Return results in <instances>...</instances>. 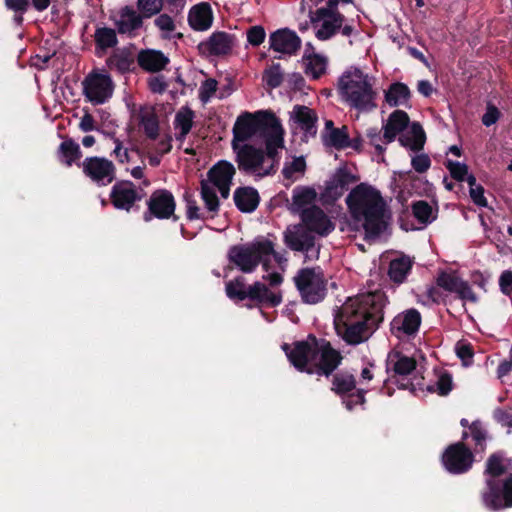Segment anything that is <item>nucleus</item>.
Segmentation results:
<instances>
[{
	"label": "nucleus",
	"instance_id": "f704fd0d",
	"mask_svg": "<svg viewBox=\"0 0 512 512\" xmlns=\"http://www.w3.org/2000/svg\"><path fill=\"white\" fill-rule=\"evenodd\" d=\"M410 97L408 87L403 83L392 84L385 94L386 102L390 106L406 105Z\"/></svg>",
	"mask_w": 512,
	"mask_h": 512
},
{
	"label": "nucleus",
	"instance_id": "a19ab883",
	"mask_svg": "<svg viewBox=\"0 0 512 512\" xmlns=\"http://www.w3.org/2000/svg\"><path fill=\"white\" fill-rule=\"evenodd\" d=\"M226 294L231 299L244 300L247 298L248 288L242 280L236 279L226 284Z\"/></svg>",
	"mask_w": 512,
	"mask_h": 512
},
{
	"label": "nucleus",
	"instance_id": "f03ea898",
	"mask_svg": "<svg viewBox=\"0 0 512 512\" xmlns=\"http://www.w3.org/2000/svg\"><path fill=\"white\" fill-rule=\"evenodd\" d=\"M228 259L244 273L253 272L261 262L267 272L264 279L271 285L282 282L281 272L286 259L275 252L273 242L268 239L258 238L246 245H235L229 249Z\"/></svg>",
	"mask_w": 512,
	"mask_h": 512
},
{
	"label": "nucleus",
	"instance_id": "4c0bfd02",
	"mask_svg": "<svg viewBox=\"0 0 512 512\" xmlns=\"http://www.w3.org/2000/svg\"><path fill=\"white\" fill-rule=\"evenodd\" d=\"M194 113L189 108H181L175 115L174 128L179 138L183 139L190 132L193 125Z\"/></svg>",
	"mask_w": 512,
	"mask_h": 512
},
{
	"label": "nucleus",
	"instance_id": "6ab92c4d",
	"mask_svg": "<svg viewBox=\"0 0 512 512\" xmlns=\"http://www.w3.org/2000/svg\"><path fill=\"white\" fill-rule=\"evenodd\" d=\"M110 198L116 209L129 211L141 199V195L132 182L120 181L112 187Z\"/></svg>",
	"mask_w": 512,
	"mask_h": 512
},
{
	"label": "nucleus",
	"instance_id": "09e8293b",
	"mask_svg": "<svg viewBox=\"0 0 512 512\" xmlns=\"http://www.w3.org/2000/svg\"><path fill=\"white\" fill-rule=\"evenodd\" d=\"M163 0H138V7L145 17H151L160 12Z\"/></svg>",
	"mask_w": 512,
	"mask_h": 512
},
{
	"label": "nucleus",
	"instance_id": "f3484780",
	"mask_svg": "<svg viewBox=\"0 0 512 512\" xmlns=\"http://www.w3.org/2000/svg\"><path fill=\"white\" fill-rule=\"evenodd\" d=\"M420 324V313L416 309H408L394 317L391 322V332L398 339L408 338L417 333Z\"/></svg>",
	"mask_w": 512,
	"mask_h": 512
},
{
	"label": "nucleus",
	"instance_id": "3c124183",
	"mask_svg": "<svg viewBox=\"0 0 512 512\" xmlns=\"http://www.w3.org/2000/svg\"><path fill=\"white\" fill-rule=\"evenodd\" d=\"M452 389V378L449 374H441L436 383L429 388L430 391L437 392L439 395H446Z\"/></svg>",
	"mask_w": 512,
	"mask_h": 512
},
{
	"label": "nucleus",
	"instance_id": "bf43d9fd",
	"mask_svg": "<svg viewBox=\"0 0 512 512\" xmlns=\"http://www.w3.org/2000/svg\"><path fill=\"white\" fill-rule=\"evenodd\" d=\"M29 3L30 0H5V5L8 9L21 14L27 11Z\"/></svg>",
	"mask_w": 512,
	"mask_h": 512
},
{
	"label": "nucleus",
	"instance_id": "6e6d98bb",
	"mask_svg": "<svg viewBox=\"0 0 512 512\" xmlns=\"http://www.w3.org/2000/svg\"><path fill=\"white\" fill-rule=\"evenodd\" d=\"M282 78L283 75L278 64L269 68L265 73L266 82L272 88L278 87L282 82Z\"/></svg>",
	"mask_w": 512,
	"mask_h": 512
},
{
	"label": "nucleus",
	"instance_id": "0eeeda50",
	"mask_svg": "<svg viewBox=\"0 0 512 512\" xmlns=\"http://www.w3.org/2000/svg\"><path fill=\"white\" fill-rule=\"evenodd\" d=\"M508 469L506 459L498 454L491 455L486 463L485 475L487 491L483 493V503L491 510L512 507V474L501 484L497 485L495 478L504 474Z\"/></svg>",
	"mask_w": 512,
	"mask_h": 512
},
{
	"label": "nucleus",
	"instance_id": "bb28decb",
	"mask_svg": "<svg viewBox=\"0 0 512 512\" xmlns=\"http://www.w3.org/2000/svg\"><path fill=\"white\" fill-rule=\"evenodd\" d=\"M399 142L403 147L412 151L421 150L425 143V133L418 123H412L406 132L399 138Z\"/></svg>",
	"mask_w": 512,
	"mask_h": 512
},
{
	"label": "nucleus",
	"instance_id": "9d476101",
	"mask_svg": "<svg viewBox=\"0 0 512 512\" xmlns=\"http://www.w3.org/2000/svg\"><path fill=\"white\" fill-rule=\"evenodd\" d=\"M339 0H329L326 7L310 12L311 22L317 28L316 37L319 40L330 39L341 28L344 17L337 11Z\"/></svg>",
	"mask_w": 512,
	"mask_h": 512
},
{
	"label": "nucleus",
	"instance_id": "a878e982",
	"mask_svg": "<svg viewBox=\"0 0 512 512\" xmlns=\"http://www.w3.org/2000/svg\"><path fill=\"white\" fill-rule=\"evenodd\" d=\"M306 171V161L303 156H289L286 158L282 174L288 185L302 178Z\"/></svg>",
	"mask_w": 512,
	"mask_h": 512
},
{
	"label": "nucleus",
	"instance_id": "20e7f679",
	"mask_svg": "<svg viewBox=\"0 0 512 512\" xmlns=\"http://www.w3.org/2000/svg\"><path fill=\"white\" fill-rule=\"evenodd\" d=\"M351 217L361 223L366 238L374 239L386 228V202L375 187L361 183L353 188L346 197Z\"/></svg>",
	"mask_w": 512,
	"mask_h": 512
},
{
	"label": "nucleus",
	"instance_id": "473e14b6",
	"mask_svg": "<svg viewBox=\"0 0 512 512\" xmlns=\"http://www.w3.org/2000/svg\"><path fill=\"white\" fill-rule=\"evenodd\" d=\"M411 267L412 261L409 257L402 256L393 259L390 262L388 271L390 279L396 283H402L406 279Z\"/></svg>",
	"mask_w": 512,
	"mask_h": 512
},
{
	"label": "nucleus",
	"instance_id": "ea45409f",
	"mask_svg": "<svg viewBox=\"0 0 512 512\" xmlns=\"http://www.w3.org/2000/svg\"><path fill=\"white\" fill-rule=\"evenodd\" d=\"M59 152L61 161L68 166L80 158V147L72 140H67L61 143Z\"/></svg>",
	"mask_w": 512,
	"mask_h": 512
},
{
	"label": "nucleus",
	"instance_id": "de8ad7c7",
	"mask_svg": "<svg viewBox=\"0 0 512 512\" xmlns=\"http://www.w3.org/2000/svg\"><path fill=\"white\" fill-rule=\"evenodd\" d=\"M356 179L350 173L339 170L335 174V196H340L345 190V187L350 183L355 182Z\"/></svg>",
	"mask_w": 512,
	"mask_h": 512
},
{
	"label": "nucleus",
	"instance_id": "4d7b16f0",
	"mask_svg": "<svg viewBox=\"0 0 512 512\" xmlns=\"http://www.w3.org/2000/svg\"><path fill=\"white\" fill-rule=\"evenodd\" d=\"M470 434L475 441L476 445L480 446L483 450V443L486 440V431L483 428L482 424L478 421L473 422L469 427Z\"/></svg>",
	"mask_w": 512,
	"mask_h": 512
},
{
	"label": "nucleus",
	"instance_id": "4be33fe9",
	"mask_svg": "<svg viewBox=\"0 0 512 512\" xmlns=\"http://www.w3.org/2000/svg\"><path fill=\"white\" fill-rule=\"evenodd\" d=\"M270 48L281 54H294L301 44L300 38L289 29H280L269 37Z\"/></svg>",
	"mask_w": 512,
	"mask_h": 512
},
{
	"label": "nucleus",
	"instance_id": "423d86ee",
	"mask_svg": "<svg viewBox=\"0 0 512 512\" xmlns=\"http://www.w3.org/2000/svg\"><path fill=\"white\" fill-rule=\"evenodd\" d=\"M375 78L356 67H350L339 78L340 95L349 106L368 111L375 104Z\"/></svg>",
	"mask_w": 512,
	"mask_h": 512
},
{
	"label": "nucleus",
	"instance_id": "ddd939ff",
	"mask_svg": "<svg viewBox=\"0 0 512 512\" xmlns=\"http://www.w3.org/2000/svg\"><path fill=\"white\" fill-rule=\"evenodd\" d=\"M284 239L290 249L303 252L307 260L313 261L319 258V246L315 244L314 237L304 225L288 227L284 233Z\"/></svg>",
	"mask_w": 512,
	"mask_h": 512
},
{
	"label": "nucleus",
	"instance_id": "338daca9",
	"mask_svg": "<svg viewBox=\"0 0 512 512\" xmlns=\"http://www.w3.org/2000/svg\"><path fill=\"white\" fill-rule=\"evenodd\" d=\"M149 87L153 92L161 93L166 89L167 85L162 77L156 76L150 79Z\"/></svg>",
	"mask_w": 512,
	"mask_h": 512
},
{
	"label": "nucleus",
	"instance_id": "69168bd1",
	"mask_svg": "<svg viewBox=\"0 0 512 512\" xmlns=\"http://www.w3.org/2000/svg\"><path fill=\"white\" fill-rule=\"evenodd\" d=\"M114 144H115V148L113 150V153H114L115 157L122 163L128 162L129 161L128 150L124 149L122 147V144L118 139H114Z\"/></svg>",
	"mask_w": 512,
	"mask_h": 512
},
{
	"label": "nucleus",
	"instance_id": "cd10ccee",
	"mask_svg": "<svg viewBox=\"0 0 512 512\" xmlns=\"http://www.w3.org/2000/svg\"><path fill=\"white\" fill-rule=\"evenodd\" d=\"M387 365L388 369H392L395 375L399 377L411 374L416 368V362L413 358L398 352L389 354Z\"/></svg>",
	"mask_w": 512,
	"mask_h": 512
},
{
	"label": "nucleus",
	"instance_id": "774afa93",
	"mask_svg": "<svg viewBox=\"0 0 512 512\" xmlns=\"http://www.w3.org/2000/svg\"><path fill=\"white\" fill-rule=\"evenodd\" d=\"M79 127L83 132H89L94 129V119L89 113H85L79 123Z\"/></svg>",
	"mask_w": 512,
	"mask_h": 512
},
{
	"label": "nucleus",
	"instance_id": "864d4df0",
	"mask_svg": "<svg viewBox=\"0 0 512 512\" xmlns=\"http://www.w3.org/2000/svg\"><path fill=\"white\" fill-rule=\"evenodd\" d=\"M155 25L162 31L164 37H168L175 29L173 19L166 14L158 16L155 19Z\"/></svg>",
	"mask_w": 512,
	"mask_h": 512
},
{
	"label": "nucleus",
	"instance_id": "6e6552de",
	"mask_svg": "<svg viewBox=\"0 0 512 512\" xmlns=\"http://www.w3.org/2000/svg\"><path fill=\"white\" fill-rule=\"evenodd\" d=\"M234 174V166L230 162L221 160L209 170L207 179L202 180L201 197L209 211L218 210V193L222 198H228Z\"/></svg>",
	"mask_w": 512,
	"mask_h": 512
},
{
	"label": "nucleus",
	"instance_id": "c756f323",
	"mask_svg": "<svg viewBox=\"0 0 512 512\" xmlns=\"http://www.w3.org/2000/svg\"><path fill=\"white\" fill-rule=\"evenodd\" d=\"M236 206L243 212H252L259 203L258 192L250 187L239 188L234 193Z\"/></svg>",
	"mask_w": 512,
	"mask_h": 512
},
{
	"label": "nucleus",
	"instance_id": "a211bd4d",
	"mask_svg": "<svg viewBox=\"0 0 512 512\" xmlns=\"http://www.w3.org/2000/svg\"><path fill=\"white\" fill-rule=\"evenodd\" d=\"M437 285L450 293H455L461 300L476 302L477 296L467 281L456 272H442L437 278Z\"/></svg>",
	"mask_w": 512,
	"mask_h": 512
},
{
	"label": "nucleus",
	"instance_id": "e2e57ef3",
	"mask_svg": "<svg viewBox=\"0 0 512 512\" xmlns=\"http://www.w3.org/2000/svg\"><path fill=\"white\" fill-rule=\"evenodd\" d=\"M367 136L370 139L371 144L379 151V153H383L384 148L381 146L380 142L383 141V136L380 135V132L376 129H369L367 131Z\"/></svg>",
	"mask_w": 512,
	"mask_h": 512
},
{
	"label": "nucleus",
	"instance_id": "0e129e2a",
	"mask_svg": "<svg viewBox=\"0 0 512 512\" xmlns=\"http://www.w3.org/2000/svg\"><path fill=\"white\" fill-rule=\"evenodd\" d=\"M344 404L346 405L348 410H351L353 408V405H360L364 402V395L362 391H358L357 393H353L347 396L343 400Z\"/></svg>",
	"mask_w": 512,
	"mask_h": 512
},
{
	"label": "nucleus",
	"instance_id": "dca6fc26",
	"mask_svg": "<svg viewBox=\"0 0 512 512\" xmlns=\"http://www.w3.org/2000/svg\"><path fill=\"white\" fill-rule=\"evenodd\" d=\"M148 212L144 214V220L149 222L152 217L159 219L170 218L175 210L173 195L167 190H157L152 193L148 201Z\"/></svg>",
	"mask_w": 512,
	"mask_h": 512
},
{
	"label": "nucleus",
	"instance_id": "58836bf2",
	"mask_svg": "<svg viewBox=\"0 0 512 512\" xmlns=\"http://www.w3.org/2000/svg\"><path fill=\"white\" fill-rule=\"evenodd\" d=\"M323 138L328 145L336 148H345L350 146L346 127L341 129H332L329 133H324Z\"/></svg>",
	"mask_w": 512,
	"mask_h": 512
},
{
	"label": "nucleus",
	"instance_id": "5fc2aeb1",
	"mask_svg": "<svg viewBox=\"0 0 512 512\" xmlns=\"http://www.w3.org/2000/svg\"><path fill=\"white\" fill-rule=\"evenodd\" d=\"M457 356L463 361L464 365L472 362L473 350L472 346L466 342H458L455 347Z\"/></svg>",
	"mask_w": 512,
	"mask_h": 512
},
{
	"label": "nucleus",
	"instance_id": "72a5a7b5",
	"mask_svg": "<svg viewBox=\"0 0 512 512\" xmlns=\"http://www.w3.org/2000/svg\"><path fill=\"white\" fill-rule=\"evenodd\" d=\"M303 64L307 75L316 79L324 74L327 60L324 56L316 53H306L303 57Z\"/></svg>",
	"mask_w": 512,
	"mask_h": 512
},
{
	"label": "nucleus",
	"instance_id": "8fccbe9b",
	"mask_svg": "<svg viewBox=\"0 0 512 512\" xmlns=\"http://www.w3.org/2000/svg\"><path fill=\"white\" fill-rule=\"evenodd\" d=\"M447 168L451 176L457 181H467L468 176H471L468 174V167L464 163L449 160L447 162Z\"/></svg>",
	"mask_w": 512,
	"mask_h": 512
},
{
	"label": "nucleus",
	"instance_id": "c85d7f7f",
	"mask_svg": "<svg viewBox=\"0 0 512 512\" xmlns=\"http://www.w3.org/2000/svg\"><path fill=\"white\" fill-rule=\"evenodd\" d=\"M115 24L120 33H131L141 26L142 19L136 11L125 7L120 11Z\"/></svg>",
	"mask_w": 512,
	"mask_h": 512
},
{
	"label": "nucleus",
	"instance_id": "9b49d317",
	"mask_svg": "<svg viewBox=\"0 0 512 512\" xmlns=\"http://www.w3.org/2000/svg\"><path fill=\"white\" fill-rule=\"evenodd\" d=\"M295 283L306 303H318L326 294V281L319 269H302L295 277Z\"/></svg>",
	"mask_w": 512,
	"mask_h": 512
},
{
	"label": "nucleus",
	"instance_id": "39448f33",
	"mask_svg": "<svg viewBox=\"0 0 512 512\" xmlns=\"http://www.w3.org/2000/svg\"><path fill=\"white\" fill-rule=\"evenodd\" d=\"M291 364L300 371L329 375L339 365L341 357L326 340H317L309 336L307 340L297 342L292 349L282 346Z\"/></svg>",
	"mask_w": 512,
	"mask_h": 512
},
{
	"label": "nucleus",
	"instance_id": "f257e3e1",
	"mask_svg": "<svg viewBox=\"0 0 512 512\" xmlns=\"http://www.w3.org/2000/svg\"><path fill=\"white\" fill-rule=\"evenodd\" d=\"M385 304V295L379 290L349 298L334 316L337 334L349 344L363 342L382 320Z\"/></svg>",
	"mask_w": 512,
	"mask_h": 512
},
{
	"label": "nucleus",
	"instance_id": "b1692460",
	"mask_svg": "<svg viewBox=\"0 0 512 512\" xmlns=\"http://www.w3.org/2000/svg\"><path fill=\"white\" fill-rule=\"evenodd\" d=\"M188 21L194 30H207L212 24V11L208 4L200 3L191 8Z\"/></svg>",
	"mask_w": 512,
	"mask_h": 512
},
{
	"label": "nucleus",
	"instance_id": "37998d69",
	"mask_svg": "<svg viewBox=\"0 0 512 512\" xmlns=\"http://www.w3.org/2000/svg\"><path fill=\"white\" fill-rule=\"evenodd\" d=\"M97 44L102 48L113 47L117 43L115 31L109 28L98 29L95 33Z\"/></svg>",
	"mask_w": 512,
	"mask_h": 512
},
{
	"label": "nucleus",
	"instance_id": "e433bc0d",
	"mask_svg": "<svg viewBox=\"0 0 512 512\" xmlns=\"http://www.w3.org/2000/svg\"><path fill=\"white\" fill-rule=\"evenodd\" d=\"M209 49L212 53L222 55L228 53L234 46L233 37L229 34L218 32L214 33L208 42Z\"/></svg>",
	"mask_w": 512,
	"mask_h": 512
},
{
	"label": "nucleus",
	"instance_id": "603ef678",
	"mask_svg": "<svg viewBox=\"0 0 512 512\" xmlns=\"http://www.w3.org/2000/svg\"><path fill=\"white\" fill-rule=\"evenodd\" d=\"M217 90V81L215 79H206L199 88V98L203 103L211 100Z\"/></svg>",
	"mask_w": 512,
	"mask_h": 512
},
{
	"label": "nucleus",
	"instance_id": "aec40b11",
	"mask_svg": "<svg viewBox=\"0 0 512 512\" xmlns=\"http://www.w3.org/2000/svg\"><path fill=\"white\" fill-rule=\"evenodd\" d=\"M293 127L304 133L306 138L315 136L317 132L318 117L314 110L307 106L297 105L290 112Z\"/></svg>",
	"mask_w": 512,
	"mask_h": 512
},
{
	"label": "nucleus",
	"instance_id": "7c9ffc66",
	"mask_svg": "<svg viewBox=\"0 0 512 512\" xmlns=\"http://www.w3.org/2000/svg\"><path fill=\"white\" fill-rule=\"evenodd\" d=\"M139 64L147 71H159L168 63V58L159 51L148 50L139 54Z\"/></svg>",
	"mask_w": 512,
	"mask_h": 512
},
{
	"label": "nucleus",
	"instance_id": "79ce46f5",
	"mask_svg": "<svg viewBox=\"0 0 512 512\" xmlns=\"http://www.w3.org/2000/svg\"><path fill=\"white\" fill-rule=\"evenodd\" d=\"M467 182L470 187L469 193L472 201L478 206L486 207L487 200L484 196L483 187L476 183V178L474 176H468Z\"/></svg>",
	"mask_w": 512,
	"mask_h": 512
},
{
	"label": "nucleus",
	"instance_id": "4468645a",
	"mask_svg": "<svg viewBox=\"0 0 512 512\" xmlns=\"http://www.w3.org/2000/svg\"><path fill=\"white\" fill-rule=\"evenodd\" d=\"M473 461V453L463 443L450 445L442 455L445 469L453 474L468 471L472 467Z\"/></svg>",
	"mask_w": 512,
	"mask_h": 512
},
{
	"label": "nucleus",
	"instance_id": "1a4fd4ad",
	"mask_svg": "<svg viewBox=\"0 0 512 512\" xmlns=\"http://www.w3.org/2000/svg\"><path fill=\"white\" fill-rule=\"evenodd\" d=\"M237 154L239 168L247 172L264 176L269 174L274 168V157L278 150L273 154L267 151V155L259 149H255L250 145H243L237 149H233Z\"/></svg>",
	"mask_w": 512,
	"mask_h": 512
},
{
	"label": "nucleus",
	"instance_id": "c03bdc74",
	"mask_svg": "<svg viewBox=\"0 0 512 512\" xmlns=\"http://www.w3.org/2000/svg\"><path fill=\"white\" fill-rule=\"evenodd\" d=\"M334 390L339 394H346L355 388V380L352 375L339 374L334 378Z\"/></svg>",
	"mask_w": 512,
	"mask_h": 512
},
{
	"label": "nucleus",
	"instance_id": "393cba45",
	"mask_svg": "<svg viewBox=\"0 0 512 512\" xmlns=\"http://www.w3.org/2000/svg\"><path fill=\"white\" fill-rule=\"evenodd\" d=\"M247 298L272 307L279 305L282 300L278 293L271 291L261 282H256L248 287Z\"/></svg>",
	"mask_w": 512,
	"mask_h": 512
},
{
	"label": "nucleus",
	"instance_id": "2eb2a0df",
	"mask_svg": "<svg viewBox=\"0 0 512 512\" xmlns=\"http://www.w3.org/2000/svg\"><path fill=\"white\" fill-rule=\"evenodd\" d=\"M82 166L84 174L99 185H108L115 179L114 164L105 158H86Z\"/></svg>",
	"mask_w": 512,
	"mask_h": 512
},
{
	"label": "nucleus",
	"instance_id": "c9c22d12",
	"mask_svg": "<svg viewBox=\"0 0 512 512\" xmlns=\"http://www.w3.org/2000/svg\"><path fill=\"white\" fill-rule=\"evenodd\" d=\"M140 125L149 138H156L159 131L157 116L151 107H144L140 110Z\"/></svg>",
	"mask_w": 512,
	"mask_h": 512
},
{
	"label": "nucleus",
	"instance_id": "13d9d810",
	"mask_svg": "<svg viewBox=\"0 0 512 512\" xmlns=\"http://www.w3.org/2000/svg\"><path fill=\"white\" fill-rule=\"evenodd\" d=\"M411 165L415 171L423 173L429 169L431 162L426 154H417L412 157Z\"/></svg>",
	"mask_w": 512,
	"mask_h": 512
},
{
	"label": "nucleus",
	"instance_id": "680f3d73",
	"mask_svg": "<svg viewBox=\"0 0 512 512\" xmlns=\"http://www.w3.org/2000/svg\"><path fill=\"white\" fill-rule=\"evenodd\" d=\"M499 111L494 106H488L485 114L482 117V122L485 126H491L494 124L499 118Z\"/></svg>",
	"mask_w": 512,
	"mask_h": 512
},
{
	"label": "nucleus",
	"instance_id": "f8f14e48",
	"mask_svg": "<svg viewBox=\"0 0 512 512\" xmlns=\"http://www.w3.org/2000/svg\"><path fill=\"white\" fill-rule=\"evenodd\" d=\"M113 88L110 76L104 72H91L83 81L84 95L95 105L106 102L112 96Z\"/></svg>",
	"mask_w": 512,
	"mask_h": 512
},
{
	"label": "nucleus",
	"instance_id": "412c9836",
	"mask_svg": "<svg viewBox=\"0 0 512 512\" xmlns=\"http://www.w3.org/2000/svg\"><path fill=\"white\" fill-rule=\"evenodd\" d=\"M302 221L307 230L326 236L334 230L330 218L318 207H311L302 213Z\"/></svg>",
	"mask_w": 512,
	"mask_h": 512
},
{
	"label": "nucleus",
	"instance_id": "7ed1b4c3",
	"mask_svg": "<svg viewBox=\"0 0 512 512\" xmlns=\"http://www.w3.org/2000/svg\"><path fill=\"white\" fill-rule=\"evenodd\" d=\"M284 130L279 120L272 114L258 111L240 115L233 127L232 147L237 149L248 145L247 141H263L266 150L273 154L284 147Z\"/></svg>",
	"mask_w": 512,
	"mask_h": 512
},
{
	"label": "nucleus",
	"instance_id": "052dcab7",
	"mask_svg": "<svg viewBox=\"0 0 512 512\" xmlns=\"http://www.w3.org/2000/svg\"><path fill=\"white\" fill-rule=\"evenodd\" d=\"M499 285L501 288V291L504 294H510L512 293V272L511 271H504L499 279Z\"/></svg>",
	"mask_w": 512,
	"mask_h": 512
},
{
	"label": "nucleus",
	"instance_id": "2f4dec72",
	"mask_svg": "<svg viewBox=\"0 0 512 512\" xmlns=\"http://www.w3.org/2000/svg\"><path fill=\"white\" fill-rule=\"evenodd\" d=\"M316 191L310 187H296L293 190L292 205L295 210L303 213L316 199Z\"/></svg>",
	"mask_w": 512,
	"mask_h": 512
},
{
	"label": "nucleus",
	"instance_id": "a18cd8bd",
	"mask_svg": "<svg viewBox=\"0 0 512 512\" xmlns=\"http://www.w3.org/2000/svg\"><path fill=\"white\" fill-rule=\"evenodd\" d=\"M413 214L421 223L424 224H427L434 219L432 207L424 201L416 202L413 205Z\"/></svg>",
	"mask_w": 512,
	"mask_h": 512
},
{
	"label": "nucleus",
	"instance_id": "49530a36",
	"mask_svg": "<svg viewBox=\"0 0 512 512\" xmlns=\"http://www.w3.org/2000/svg\"><path fill=\"white\" fill-rule=\"evenodd\" d=\"M246 37L249 45L257 47L264 42L266 32L262 26L255 25L247 29Z\"/></svg>",
	"mask_w": 512,
	"mask_h": 512
},
{
	"label": "nucleus",
	"instance_id": "5701e85b",
	"mask_svg": "<svg viewBox=\"0 0 512 512\" xmlns=\"http://www.w3.org/2000/svg\"><path fill=\"white\" fill-rule=\"evenodd\" d=\"M409 117L406 112L396 110L390 114L386 123L383 126V140L384 143H391L395 140L405 128L408 127Z\"/></svg>",
	"mask_w": 512,
	"mask_h": 512
}]
</instances>
